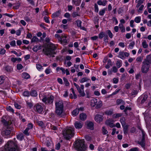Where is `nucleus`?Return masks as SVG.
Masks as SVG:
<instances>
[{
    "label": "nucleus",
    "instance_id": "43",
    "mask_svg": "<svg viewBox=\"0 0 151 151\" xmlns=\"http://www.w3.org/2000/svg\"><path fill=\"white\" fill-rule=\"evenodd\" d=\"M6 109L8 111L11 112L13 113H14V110L11 106H9L7 107Z\"/></svg>",
    "mask_w": 151,
    "mask_h": 151
},
{
    "label": "nucleus",
    "instance_id": "34",
    "mask_svg": "<svg viewBox=\"0 0 151 151\" xmlns=\"http://www.w3.org/2000/svg\"><path fill=\"white\" fill-rule=\"evenodd\" d=\"M97 102V99L95 98L93 99L92 100H91V102L93 106L94 107L96 104Z\"/></svg>",
    "mask_w": 151,
    "mask_h": 151
},
{
    "label": "nucleus",
    "instance_id": "3",
    "mask_svg": "<svg viewBox=\"0 0 151 151\" xmlns=\"http://www.w3.org/2000/svg\"><path fill=\"white\" fill-rule=\"evenodd\" d=\"M18 147L16 141L10 140L5 145L4 148L5 151H18Z\"/></svg>",
    "mask_w": 151,
    "mask_h": 151
},
{
    "label": "nucleus",
    "instance_id": "49",
    "mask_svg": "<svg viewBox=\"0 0 151 151\" xmlns=\"http://www.w3.org/2000/svg\"><path fill=\"white\" fill-rule=\"evenodd\" d=\"M118 68H117L116 67L114 66L112 67L111 70L114 73H116L118 71Z\"/></svg>",
    "mask_w": 151,
    "mask_h": 151
},
{
    "label": "nucleus",
    "instance_id": "64",
    "mask_svg": "<svg viewBox=\"0 0 151 151\" xmlns=\"http://www.w3.org/2000/svg\"><path fill=\"white\" fill-rule=\"evenodd\" d=\"M10 45L14 47L16 46V42L15 40H12L10 43Z\"/></svg>",
    "mask_w": 151,
    "mask_h": 151
},
{
    "label": "nucleus",
    "instance_id": "62",
    "mask_svg": "<svg viewBox=\"0 0 151 151\" xmlns=\"http://www.w3.org/2000/svg\"><path fill=\"white\" fill-rule=\"evenodd\" d=\"M95 8V11L96 12H98L99 11V8L98 5L96 4H95L94 5Z\"/></svg>",
    "mask_w": 151,
    "mask_h": 151
},
{
    "label": "nucleus",
    "instance_id": "39",
    "mask_svg": "<svg viewBox=\"0 0 151 151\" xmlns=\"http://www.w3.org/2000/svg\"><path fill=\"white\" fill-rule=\"evenodd\" d=\"M37 124L40 126L42 128L44 127L45 125L43 122L42 121H38L37 122Z\"/></svg>",
    "mask_w": 151,
    "mask_h": 151
},
{
    "label": "nucleus",
    "instance_id": "25",
    "mask_svg": "<svg viewBox=\"0 0 151 151\" xmlns=\"http://www.w3.org/2000/svg\"><path fill=\"white\" fill-rule=\"evenodd\" d=\"M30 95L31 96L36 97L37 96V92L35 90H32L30 93Z\"/></svg>",
    "mask_w": 151,
    "mask_h": 151
},
{
    "label": "nucleus",
    "instance_id": "14",
    "mask_svg": "<svg viewBox=\"0 0 151 151\" xmlns=\"http://www.w3.org/2000/svg\"><path fill=\"white\" fill-rule=\"evenodd\" d=\"M103 116L99 114H97L95 117V121L98 123H100L103 120Z\"/></svg>",
    "mask_w": 151,
    "mask_h": 151
},
{
    "label": "nucleus",
    "instance_id": "52",
    "mask_svg": "<svg viewBox=\"0 0 151 151\" xmlns=\"http://www.w3.org/2000/svg\"><path fill=\"white\" fill-rule=\"evenodd\" d=\"M14 105L15 107L18 109H20L21 108V106L16 102H14Z\"/></svg>",
    "mask_w": 151,
    "mask_h": 151
},
{
    "label": "nucleus",
    "instance_id": "57",
    "mask_svg": "<svg viewBox=\"0 0 151 151\" xmlns=\"http://www.w3.org/2000/svg\"><path fill=\"white\" fill-rule=\"evenodd\" d=\"M4 79L3 76H0V84H2L4 82Z\"/></svg>",
    "mask_w": 151,
    "mask_h": 151
},
{
    "label": "nucleus",
    "instance_id": "10",
    "mask_svg": "<svg viewBox=\"0 0 151 151\" xmlns=\"http://www.w3.org/2000/svg\"><path fill=\"white\" fill-rule=\"evenodd\" d=\"M129 55V53L128 52H124L123 51H120L119 53L118 57L122 59H125V57H128Z\"/></svg>",
    "mask_w": 151,
    "mask_h": 151
},
{
    "label": "nucleus",
    "instance_id": "45",
    "mask_svg": "<svg viewBox=\"0 0 151 151\" xmlns=\"http://www.w3.org/2000/svg\"><path fill=\"white\" fill-rule=\"evenodd\" d=\"M63 79L65 85L66 86H69L70 84L67 79L65 77L63 78Z\"/></svg>",
    "mask_w": 151,
    "mask_h": 151
},
{
    "label": "nucleus",
    "instance_id": "33",
    "mask_svg": "<svg viewBox=\"0 0 151 151\" xmlns=\"http://www.w3.org/2000/svg\"><path fill=\"white\" fill-rule=\"evenodd\" d=\"M106 35H105L104 32H100L99 35V38L100 39H102L103 37H104Z\"/></svg>",
    "mask_w": 151,
    "mask_h": 151
},
{
    "label": "nucleus",
    "instance_id": "18",
    "mask_svg": "<svg viewBox=\"0 0 151 151\" xmlns=\"http://www.w3.org/2000/svg\"><path fill=\"white\" fill-rule=\"evenodd\" d=\"M93 125V124L92 122H89L87 124V128L91 130H93L94 128Z\"/></svg>",
    "mask_w": 151,
    "mask_h": 151
},
{
    "label": "nucleus",
    "instance_id": "21",
    "mask_svg": "<svg viewBox=\"0 0 151 151\" xmlns=\"http://www.w3.org/2000/svg\"><path fill=\"white\" fill-rule=\"evenodd\" d=\"M116 105H117L120 104L123 105L125 104V101L122 99H117L116 100Z\"/></svg>",
    "mask_w": 151,
    "mask_h": 151
},
{
    "label": "nucleus",
    "instance_id": "42",
    "mask_svg": "<svg viewBox=\"0 0 151 151\" xmlns=\"http://www.w3.org/2000/svg\"><path fill=\"white\" fill-rule=\"evenodd\" d=\"M122 115V113H117L114 114L113 115V117L114 118H116L118 117H121Z\"/></svg>",
    "mask_w": 151,
    "mask_h": 151
},
{
    "label": "nucleus",
    "instance_id": "51",
    "mask_svg": "<svg viewBox=\"0 0 151 151\" xmlns=\"http://www.w3.org/2000/svg\"><path fill=\"white\" fill-rule=\"evenodd\" d=\"M39 40L38 39L36 36H34L32 37L31 42H36L38 41Z\"/></svg>",
    "mask_w": 151,
    "mask_h": 151
},
{
    "label": "nucleus",
    "instance_id": "30",
    "mask_svg": "<svg viewBox=\"0 0 151 151\" xmlns=\"http://www.w3.org/2000/svg\"><path fill=\"white\" fill-rule=\"evenodd\" d=\"M60 14V12L59 11H57L52 14V17L53 18H54L59 16Z\"/></svg>",
    "mask_w": 151,
    "mask_h": 151
},
{
    "label": "nucleus",
    "instance_id": "27",
    "mask_svg": "<svg viewBox=\"0 0 151 151\" xmlns=\"http://www.w3.org/2000/svg\"><path fill=\"white\" fill-rule=\"evenodd\" d=\"M17 138L19 140H22L24 138V136L22 133L18 134L17 135Z\"/></svg>",
    "mask_w": 151,
    "mask_h": 151
},
{
    "label": "nucleus",
    "instance_id": "41",
    "mask_svg": "<svg viewBox=\"0 0 151 151\" xmlns=\"http://www.w3.org/2000/svg\"><path fill=\"white\" fill-rule=\"evenodd\" d=\"M136 79L137 80L139 79L140 83L142 82V78H141V76L140 73H138L135 76Z\"/></svg>",
    "mask_w": 151,
    "mask_h": 151
},
{
    "label": "nucleus",
    "instance_id": "23",
    "mask_svg": "<svg viewBox=\"0 0 151 151\" xmlns=\"http://www.w3.org/2000/svg\"><path fill=\"white\" fill-rule=\"evenodd\" d=\"M81 0H73L72 3L76 6H78L80 4Z\"/></svg>",
    "mask_w": 151,
    "mask_h": 151
},
{
    "label": "nucleus",
    "instance_id": "37",
    "mask_svg": "<svg viewBox=\"0 0 151 151\" xmlns=\"http://www.w3.org/2000/svg\"><path fill=\"white\" fill-rule=\"evenodd\" d=\"M89 80V79L88 78H87L84 77L79 80V81L81 83H83L84 82L88 81Z\"/></svg>",
    "mask_w": 151,
    "mask_h": 151
},
{
    "label": "nucleus",
    "instance_id": "55",
    "mask_svg": "<svg viewBox=\"0 0 151 151\" xmlns=\"http://www.w3.org/2000/svg\"><path fill=\"white\" fill-rule=\"evenodd\" d=\"M23 67V66L21 64H18L17 65V68L18 70L22 69Z\"/></svg>",
    "mask_w": 151,
    "mask_h": 151
},
{
    "label": "nucleus",
    "instance_id": "24",
    "mask_svg": "<svg viewBox=\"0 0 151 151\" xmlns=\"http://www.w3.org/2000/svg\"><path fill=\"white\" fill-rule=\"evenodd\" d=\"M79 110L78 109V108H76L72 112V114L73 116H76L79 114Z\"/></svg>",
    "mask_w": 151,
    "mask_h": 151
},
{
    "label": "nucleus",
    "instance_id": "16",
    "mask_svg": "<svg viewBox=\"0 0 151 151\" xmlns=\"http://www.w3.org/2000/svg\"><path fill=\"white\" fill-rule=\"evenodd\" d=\"M79 118L81 120L84 121L86 119L87 115L86 114L82 113L80 114Z\"/></svg>",
    "mask_w": 151,
    "mask_h": 151
},
{
    "label": "nucleus",
    "instance_id": "29",
    "mask_svg": "<svg viewBox=\"0 0 151 151\" xmlns=\"http://www.w3.org/2000/svg\"><path fill=\"white\" fill-rule=\"evenodd\" d=\"M41 46H35L32 49V50L35 52H37L38 50L41 49Z\"/></svg>",
    "mask_w": 151,
    "mask_h": 151
},
{
    "label": "nucleus",
    "instance_id": "44",
    "mask_svg": "<svg viewBox=\"0 0 151 151\" xmlns=\"http://www.w3.org/2000/svg\"><path fill=\"white\" fill-rule=\"evenodd\" d=\"M72 16L73 18H75L78 16H80V15L77 12H73L72 14Z\"/></svg>",
    "mask_w": 151,
    "mask_h": 151
},
{
    "label": "nucleus",
    "instance_id": "35",
    "mask_svg": "<svg viewBox=\"0 0 151 151\" xmlns=\"http://www.w3.org/2000/svg\"><path fill=\"white\" fill-rule=\"evenodd\" d=\"M106 8H105L100 10L99 12V14L100 16H103L105 13V12L106 10Z\"/></svg>",
    "mask_w": 151,
    "mask_h": 151
},
{
    "label": "nucleus",
    "instance_id": "36",
    "mask_svg": "<svg viewBox=\"0 0 151 151\" xmlns=\"http://www.w3.org/2000/svg\"><path fill=\"white\" fill-rule=\"evenodd\" d=\"M29 129L26 128L25 130L23 132V133L26 136H29V135L30 132L29 131Z\"/></svg>",
    "mask_w": 151,
    "mask_h": 151
},
{
    "label": "nucleus",
    "instance_id": "19",
    "mask_svg": "<svg viewBox=\"0 0 151 151\" xmlns=\"http://www.w3.org/2000/svg\"><path fill=\"white\" fill-rule=\"evenodd\" d=\"M138 143L142 147L145 148V140L144 139V138H143V139H142L140 141H138Z\"/></svg>",
    "mask_w": 151,
    "mask_h": 151
},
{
    "label": "nucleus",
    "instance_id": "63",
    "mask_svg": "<svg viewBox=\"0 0 151 151\" xmlns=\"http://www.w3.org/2000/svg\"><path fill=\"white\" fill-rule=\"evenodd\" d=\"M77 26L79 27H81V24L82 23V22L80 20H78L77 21Z\"/></svg>",
    "mask_w": 151,
    "mask_h": 151
},
{
    "label": "nucleus",
    "instance_id": "58",
    "mask_svg": "<svg viewBox=\"0 0 151 151\" xmlns=\"http://www.w3.org/2000/svg\"><path fill=\"white\" fill-rule=\"evenodd\" d=\"M123 12V7H120L119 8L118 11V14H121Z\"/></svg>",
    "mask_w": 151,
    "mask_h": 151
},
{
    "label": "nucleus",
    "instance_id": "20",
    "mask_svg": "<svg viewBox=\"0 0 151 151\" xmlns=\"http://www.w3.org/2000/svg\"><path fill=\"white\" fill-rule=\"evenodd\" d=\"M5 70L7 72H11L13 70V68L12 66L9 65H7L4 68Z\"/></svg>",
    "mask_w": 151,
    "mask_h": 151
},
{
    "label": "nucleus",
    "instance_id": "8",
    "mask_svg": "<svg viewBox=\"0 0 151 151\" xmlns=\"http://www.w3.org/2000/svg\"><path fill=\"white\" fill-rule=\"evenodd\" d=\"M150 64L143 61L142 62L141 70L143 73H147L149 70Z\"/></svg>",
    "mask_w": 151,
    "mask_h": 151
},
{
    "label": "nucleus",
    "instance_id": "6",
    "mask_svg": "<svg viewBox=\"0 0 151 151\" xmlns=\"http://www.w3.org/2000/svg\"><path fill=\"white\" fill-rule=\"evenodd\" d=\"M75 142V146L77 149L83 151L85 149L84 141L83 139H78Z\"/></svg>",
    "mask_w": 151,
    "mask_h": 151
},
{
    "label": "nucleus",
    "instance_id": "22",
    "mask_svg": "<svg viewBox=\"0 0 151 151\" xmlns=\"http://www.w3.org/2000/svg\"><path fill=\"white\" fill-rule=\"evenodd\" d=\"M116 67L118 68H120L122 65V61L121 60H118L116 62Z\"/></svg>",
    "mask_w": 151,
    "mask_h": 151
},
{
    "label": "nucleus",
    "instance_id": "2",
    "mask_svg": "<svg viewBox=\"0 0 151 151\" xmlns=\"http://www.w3.org/2000/svg\"><path fill=\"white\" fill-rule=\"evenodd\" d=\"M55 113L60 117L63 116L64 115L63 101L60 100L56 101L55 103Z\"/></svg>",
    "mask_w": 151,
    "mask_h": 151
},
{
    "label": "nucleus",
    "instance_id": "38",
    "mask_svg": "<svg viewBox=\"0 0 151 151\" xmlns=\"http://www.w3.org/2000/svg\"><path fill=\"white\" fill-rule=\"evenodd\" d=\"M142 45L143 48H147L148 47V45L147 44L145 40H144L142 43Z\"/></svg>",
    "mask_w": 151,
    "mask_h": 151
},
{
    "label": "nucleus",
    "instance_id": "28",
    "mask_svg": "<svg viewBox=\"0 0 151 151\" xmlns=\"http://www.w3.org/2000/svg\"><path fill=\"white\" fill-rule=\"evenodd\" d=\"M119 26L122 32H125V28L122 24H119Z\"/></svg>",
    "mask_w": 151,
    "mask_h": 151
},
{
    "label": "nucleus",
    "instance_id": "56",
    "mask_svg": "<svg viewBox=\"0 0 151 151\" xmlns=\"http://www.w3.org/2000/svg\"><path fill=\"white\" fill-rule=\"evenodd\" d=\"M108 39L109 37L107 35H106L104 38V41L106 43H107L108 42Z\"/></svg>",
    "mask_w": 151,
    "mask_h": 151
},
{
    "label": "nucleus",
    "instance_id": "32",
    "mask_svg": "<svg viewBox=\"0 0 151 151\" xmlns=\"http://www.w3.org/2000/svg\"><path fill=\"white\" fill-rule=\"evenodd\" d=\"M102 133L104 135H106L108 133L106 128L104 126L103 127L102 129Z\"/></svg>",
    "mask_w": 151,
    "mask_h": 151
},
{
    "label": "nucleus",
    "instance_id": "12",
    "mask_svg": "<svg viewBox=\"0 0 151 151\" xmlns=\"http://www.w3.org/2000/svg\"><path fill=\"white\" fill-rule=\"evenodd\" d=\"M35 110L39 113H41L42 111V106L37 104L34 106Z\"/></svg>",
    "mask_w": 151,
    "mask_h": 151
},
{
    "label": "nucleus",
    "instance_id": "15",
    "mask_svg": "<svg viewBox=\"0 0 151 151\" xmlns=\"http://www.w3.org/2000/svg\"><path fill=\"white\" fill-rule=\"evenodd\" d=\"M76 87L80 95L82 96H84L85 95V94L83 91H82L79 85H78Z\"/></svg>",
    "mask_w": 151,
    "mask_h": 151
},
{
    "label": "nucleus",
    "instance_id": "47",
    "mask_svg": "<svg viewBox=\"0 0 151 151\" xmlns=\"http://www.w3.org/2000/svg\"><path fill=\"white\" fill-rule=\"evenodd\" d=\"M30 93L28 91H25L24 92L23 95L24 96L28 97L29 96Z\"/></svg>",
    "mask_w": 151,
    "mask_h": 151
},
{
    "label": "nucleus",
    "instance_id": "48",
    "mask_svg": "<svg viewBox=\"0 0 151 151\" xmlns=\"http://www.w3.org/2000/svg\"><path fill=\"white\" fill-rule=\"evenodd\" d=\"M135 22L137 23H139L141 21V17L139 16L135 17L134 19Z\"/></svg>",
    "mask_w": 151,
    "mask_h": 151
},
{
    "label": "nucleus",
    "instance_id": "59",
    "mask_svg": "<svg viewBox=\"0 0 151 151\" xmlns=\"http://www.w3.org/2000/svg\"><path fill=\"white\" fill-rule=\"evenodd\" d=\"M107 32L109 37L111 38H112L113 37V34L111 31L109 30H108Z\"/></svg>",
    "mask_w": 151,
    "mask_h": 151
},
{
    "label": "nucleus",
    "instance_id": "13",
    "mask_svg": "<svg viewBox=\"0 0 151 151\" xmlns=\"http://www.w3.org/2000/svg\"><path fill=\"white\" fill-rule=\"evenodd\" d=\"M66 38L67 37L66 36H63L61 38H60L59 41L61 44L65 45L68 43V40Z\"/></svg>",
    "mask_w": 151,
    "mask_h": 151
},
{
    "label": "nucleus",
    "instance_id": "7",
    "mask_svg": "<svg viewBox=\"0 0 151 151\" xmlns=\"http://www.w3.org/2000/svg\"><path fill=\"white\" fill-rule=\"evenodd\" d=\"M54 99V96L52 95H51L50 97H47L45 96H43V98L42 100V101L46 104H51L53 102Z\"/></svg>",
    "mask_w": 151,
    "mask_h": 151
},
{
    "label": "nucleus",
    "instance_id": "60",
    "mask_svg": "<svg viewBox=\"0 0 151 151\" xmlns=\"http://www.w3.org/2000/svg\"><path fill=\"white\" fill-rule=\"evenodd\" d=\"M123 131L124 134H127L128 133V127H125L123 129Z\"/></svg>",
    "mask_w": 151,
    "mask_h": 151
},
{
    "label": "nucleus",
    "instance_id": "9",
    "mask_svg": "<svg viewBox=\"0 0 151 151\" xmlns=\"http://www.w3.org/2000/svg\"><path fill=\"white\" fill-rule=\"evenodd\" d=\"M114 120L111 119H109L105 122V124L106 125L109 126L110 127L112 128L115 127V125L114 124Z\"/></svg>",
    "mask_w": 151,
    "mask_h": 151
},
{
    "label": "nucleus",
    "instance_id": "31",
    "mask_svg": "<svg viewBox=\"0 0 151 151\" xmlns=\"http://www.w3.org/2000/svg\"><path fill=\"white\" fill-rule=\"evenodd\" d=\"M22 77L23 78L25 79H28L30 78L29 75L26 73H23L22 75Z\"/></svg>",
    "mask_w": 151,
    "mask_h": 151
},
{
    "label": "nucleus",
    "instance_id": "11",
    "mask_svg": "<svg viewBox=\"0 0 151 151\" xmlns=\"http://www.w3.org/2000/svg\"><path fill=\"white\" fill-rule=\"evenodd\" d=\"M83 125V122L80 121H76L74 123V126L75 128L77 129H81Z\"/></svg>",
    "mask_w": 151,
    "mask_h": 151
},
{
    "label": "nucleus",
    "instance_id": "61",
    "mask_svg": "<svg viewBox=\"0 0 151 151\" xmlns=\"http://www.w3.org/2000/svg\"><path fill=\"white\" fill-rule=\"evenodd\" d=\"M26 103L29 107V108L30 109L32 107L33 104L31 102H29L27 101L26 102Z\"/></svg>",
    "mask_w": 151,
    "mask_h": 151
},
{
    "label": "nucleus",
    "instance_id": "53",
    "mask_svg": "<svg viewBox=\"0 0 151 151\" xmlns=\"http://www.w3.org/2000/svg\"><path fill=\"white\" fill-rule=\"evenodd\" d=\"M143 57L142 56H139L137 58L136 60L137 62H141L143 60Z\"/></svg>",
    "mask_w": 151,
    "mask_h": 151
},
{
    "label": "nucleus",
    "instance_id": "17",
    "mask_svg": "<svg viewBox=\"0 0 151 151\" xmlns=\"http://www.w3.org/2000/svg\"><path fill=\"white\" fill-rule=\"evenodd\" d=\"M143 61L149 64L151 63V55H147Z\"/></svg>",
    "mask_w": 151,
    "mask_h": 151
},
{
    "label": "nucleus",
    "instance_id": "54",
    "mask_svg": "<svg viewBox=\"0 0 151 151\" xmlns=\"http://www.w3.org/2000/svg\"><path fill=\"white\" fill-rule=\"evenodd\" d=\"M138 93V91L137 90H133L131 92V94L132 96L137 95Z\"/></svg>",
    "mask_w": 151,
    "mask_h": 151
},
{
    "label": "nucleus",
    "instance_id": "46",
    "mask_svg": "<svg viewBox=\"0 0 151 151\" xmlns=\"http://www.w3.org/2000/svg\"><path fill=\"white\" fill-rule=\"evenodd\" d=\"M11 52L12 53H14L17 56H20L22 55L21 52H19V53H18L16 51L14 50H12L11 51Z\"/></svg>",
    "mask_w": 151,
    "mask_h": 151
},
{
    "label": "nucleus",
    "instance_id": "5",
    "mask_svg": "<svg viewBox=\"0 0 151 151\" xmlns=\"http://www.w3.org/2000/svg\"><path fill=\"white\" fill-rule=\"evenodd\" d=\"M74 129L69 127L67 128L63 131V134L64 138L67 140H69L74 135Z\"/></svg>",
    "mask_w": 151,
    "mask_h": 151
},
{
    "label": "nucleus",
    "instance_id": "1",
    "mask_svg": "<svg viewBox=\"0 0 151 151\" xmlns=\"http://www.w3.org/2000/svg\"><path fill=\"white\" fill-rule=\"evenodd\" d=\"M2 122L4 124V128L3 131L1 132V135L6 138L10 137V133L14 130L11 125V122H8L4 119H3Z\"/></svg>",
    "mask_w": 151,
    "mask_h": 151
},
{
    "label": "nucleus",
    "instance_id": "26",
    "mask_svg": "<svg viewBox=\"0 0 151 151\" xmlns=\"http://www.w3.org/2000/svg\"><path fill=\"white\" fill-rule=\"evenodd\" d=\"M142 98H143L142 99L141 101V103L142 104H143L147 100L148 96L147 95H142V96H141Z\"/></svg>",
    "mask_w": 151,
    "mask_h": 151
},
{
    "label": "nucleus",
    "instance_id": "4",
    "mask_svg": "<svg viewBox=\"0 0 151 151\" xmlns=\"http://www.w3.org/2000/svg\"><path fill=\"white\" fill-rule=\"evenodd\" d=\"M56 47L53 44H51L49 47H45L42 49V51L44 54L47 56L54 57L55 56L53 55L56 54L55 50Z\"/></svg>",
    "mask_w": 151,
    "mask_h": 151
},
{
    "label": "nucleus",
    "instance_id": "50",
    "mask_svg": "<svg viewBox=\"0 0 151 151\" xmlns=\"http://www.w3.org/2000/svg\"><path fill=\"white\" fill-rule=\"evenodd\" d=\"M102 105V102L101 101H99L96 104V109L99 108L101 107Z\"/></svg>",
    "mask_w": 151,
    "mask_h": 151
},
{
    "label": "nucleus",
    "instance_id": "40",
    "mask_svg": "<svg viewBox=\"0 0 151 151\" xmlns=\"http://www.w3.org/2000/svg\"><path fill=\"white\" fill-rule=\"evenodd\" d=\"M125 119L124 117H122L120 119V122L122 125V126L124 125L125 124Z\"/></svg>",
    "mask_w": 151,
    "mask_h": 151
}]
</instances>
